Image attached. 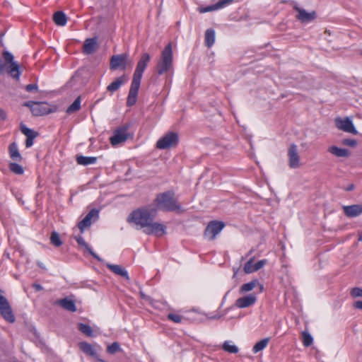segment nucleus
Instances as JSON below:
<instances>
[{
  "label": "nucleus",
  "instance_id": "nucleus-56",
  "mask_svg": "<svg viewBox=\"0 0 362 362\" xmlns=\"http://www.w3.org/2000/svg\"><path fill=\"white\" fill-rule=\"evenodd\" d=\"M359 241L362 242V233L358 235V239Z\"/></svg>",
  "mask_w": 362,
  "mask_h": 362
},
{
  "label": "nucleus",
  "instance_id": "nucleus-16",
  "mask_svg": "<svg viewBox=\"0 0 362 362\" xmlns=\"http://www.w3.org/2000/svg\"><path fill=\"white\" fill-rule=\"evenodd\" d=\"M165 228L163 224L155 223L152 221L147 228L144 230V232L148 235L156 234L158 236H161L165 233Z\"/></svg>",
  "mask_w": 362,
  "mask_h": 362
},
{
  "label": "nucleus",
  "instance_id": "nucleus-2",
  "mask_svg": "<svg viewBox=\"0 0 362 362\" xmlns=\"http://www.w3.org/2000/svg\"><path fill=\"white\" fill-rule=\"evenodd\" d=\"M173 68V54L172 44L169 42L161 52L156 64V71L158 75H163L170 71Z\"/></svg>",
  "mask_w": 362,
  "mask_h": 362
},
{
  "label": "nucleus",
  "instance_id": "nucleus-32",
  "mask_svg": "<svg viewBox=\"0 0 362 362\" xmlns=\"http://www.w3.org/2000/svg\"><path fill=\"white\" fill-rule=\"evenodd\" d=\"M257 284H258L257 279H255L248 283L244 284L240 286V288L239 289V292H240V293L249 292V291H252V289H254L257 286Z\"/></svg>",
  "mask_w": 362,
  "mask_h": 362
},
{
  "label": "nucleus",
  "instance_id": "nucleus-37",
  "mask_svg": "<svg viewBox=\"0 0 362 362\" xmlns=\"http://www.w3.org/2000/svg\"><path fill=\"white\" fill-rule=\"evenodd\" d=\"M50 243L55 247H59L62 245V241L61 240L59 235L57 232L53 231L51 233Z\"/></svg>",
  "mask_w": 362,
  "mask_h": 362
},
{
  "label": "nucleus",
  "instance_id": "nucleus-43",
  "mask_svg": "<svg viewBox=\"0 0 362 362\" xmlns=\"http://www.w3.org/2000/svg\"><path fill=\"white\" fill-rule=\"evenodd\" d=\"M350 294L352 298L362 297V288L354 287L351 288Z\"/></svg>",
  "mask_w": 362,
  "mask_h": 362
},
{
  "label": "nucleus",
  "instance_id": "nucleus-60",
  "mask_svg": "<svg viewBox=\"0 0 362 362\" xmlns=\"http://www.w3.org/2000/svg\"><path fill=\"white\" fill-rule=\"evenodd\" d=\"M361 54L362 55V52H361Z\"/></svg>",
  "mask_w": 362,
  "mask_h": 362
},
{
  "label": "nucleus",
  "instance_id": "nucleus-44",
  "mask_svg": "<svg viewBox=\"0 0 362 362\" xmlns=\"http://www.w3.org/2000/svg\"><path fill=\"white\" fill-rule=\"evenodd\" d=\"M182 318H183L182 316L177 315V314L169 313L168 315V319H169L170 320H171L174 322H176V323L181 322Z\"/></svg>",
  "mask_w": 362,
  "mask_h": 362
},
{
  "label": "nucleus",
  "instance_id": "nucleus-7",
  "mask_svg": "<svg viewBox=\"0 0 362 362\" xmlns=\"http://www.w3.org/2000/svg\"><path fill=\"white\" fill-rule=\"evenodd\" d=\"M225 227V223L223 221H210L204 231V235L210 240L216 238V236L223 230Z\"/></svg>",
  "mask_w": 362,
  "mask_h": 362
},
{
  "label": "nucleus",
  "instance_id": "nucleus-9",
  "mask_svg": "<svg viewBox=\"0 0 362 362\" xmlns=\"http://www.w3.org/2000/svg\"><path fill=\"white\" fill-rule=\"evenodd\" d=\"M1 291L0 290V292ZM0 314L6 321L10 323L15 322V316L12 309L7 299L3 296H0Z\"/></svg>",
  "mask_w": 362,
  "mask_h": 362
},
{
  "label": "nucleus",
  "instance_id": "nucleus-19",
  "mask_svg": "<svg viewBox=\"0 0 362 362\" xmlns=\"http://www.w3.org/2000/svg\"><path fill=\"white\" fill-rule=\"evenodd\" d=\"M344 215L349 218L357 217L362 214V204L342 206Z\"/></svg>",
  "mask_w": 362,
  "mask_h": 362
},
{
  "label": "nucleus",
  "instance_id": "nucleus-31",
  "mask_svg": "<svg viewBox=\"0 0 362 362\" xmlns=\"http://www.w3.org/2000/svg\"><path fill=\"white\" fill-rule=\"evenodd\" d=\"M215 42V31L213 29H208L205 32V45L211 47Z\"/></svg>",
  "mask_w": 362,
  "mask_h": 362
},
{
  "label": "nucleus",
  "instance_id": "nucleus-21",
  "mask_svg": "<svg viewBox=\"0 0 362 362\" xmlns=\"http://www.w3.org/2000/svg\"><path fill=\"white\" fill-rule=\"evenodd\" d=\"M327 151L339 158H347L350 155L349 150L339 148L337 146H332L329 147L327 148Z\"/></svg>",
  "mask_w": 362,
  "mask_h": 362
},
{
  "label": "nucleus",
  "instance_id": "nucleus-5",
  "mask_svg": "<svg viewBox=\"0 0 362 362\" xmlns=\"http://www.w3.org/2000/svg\"><path fill=\"white\" fill-rule=\"evenodd\" d=\"M2 55L5 62L9 64L7 68L8 73L12 78L18 80L21 76L20 67L18 63L13 61V54L8 51H4Z\"/></svg>",
  "mask_w": 362,
  "mask_h": 362
},
{
  "label": "nucleus",
  "instance_id": "nucleus-27",
  "mask_svg": "<svg viewBox=\"0 0 362 362\" xmlns=\"http://www.w3.org/2000/svg\"><path fill=\"white\" fill-rule=\"evenodd\" d=\"M75 240H76L79 245L84 247L95 259H98V261H101L100 257L92 250V249L86 243L85 240L82 236H76Z\"/></svg>",
  "mask_w": 362,
  "mask_h": 362
},
{
  "label": "nucleus",
  "instance_id": "nucleus-33",
  "mask_svg": "<svg viewBox=\"0 0 362 362\" xmlns=\"http://www.w3.org/2000/svg\"><path fill=\"white\" fill-rule=\"evenodd\" d=\"M21 132L26 136V138L29 139H35L39 134L37 132H35L34 130L28 128L24 124H21Z\"/></svg>",
  "mask_w": 362,
  "mask_h": 362
},
{
  "label": "nucleus",
  "instance_id": "nucleus-34",
  "mask_svg": "<svg viewBox=\"0 0 362 362\" xmlns=\"http://www.w3.org/2000/svg\"><path fill=\"white\" fill-rule=\"evenodd\" d=\"M81 108V98L78 97L74 103L68 107L66 110V112L69 115H71L74 112L78 111Z\"/></svg>",
  "mask_w": 362,
  "mask_h": 362
},
{
  "label": "nucleus",
  "instance_id": "nucleus-3",
  "mask_svg": "<svg viewBox=\"0 0 362 362\" xmlns=\"http://www.w3.org/2000/svg\"><path fill=\"white\" fill-rule=\"evenodd\" d=\"M153 216L148 209H140L132 211L127 218V222L134 223L141 228H147L150 222L153 221Z\"/></svg>",
  "mask_w": 362,
  "mask_h": 362
},
{
  "label": "nucleus",
  "instance_id": "nucleus-23",
  "mask_svg": "<svg viewBox=\"0 0 362 362\" xmlns=\"http://www.w3.org/2000/svg\"><path fill=\"white\" fill-rule=\"evenodd\" d=\"M127 78L125 75H122L112 82L107 87V90L111 93L117 90L126 81Z\"/></svg>",
  "mask_w": 362,
  "mask_h": 362
},
{
  "label": "nucleus",
  "instance_id": "nucleus-51",
  "mask_svg": "<svg viewBox=\"0 0 362 362\" xmlns=\"http://www.w3.org/2000/svg\"><path fill=\"white\" fill-rule=\"evenodd\" d=\"M354 308H356L357 309L362 310V301L361 300L356 301L354 304Z\"/></svg>",
  "mask_w": 362,
  "mask_h": 362
},
{
  "label": "nucleus",
  "instance_id": "nucleus-48",
  "mask_svg": "<svg viewBox=\"0 0 362 362\" xmlns=\"http://www.w3.org/2000/svg\"><path fill=\"white\" fill-rule=\"evenodd\" d=\"M36 103L37 102H34V101H28V102L24 103L23 106L30 107V111L33 112V107H34V105H35Z\"/></svg>",
  "mask_w": 362,
  "mask_h": 362
},
{
  "label": "nucleus",
  "instance_id": "nucleus-54",
  "mask_svg": "<svg viewBox=\"0 0 362 362\" xmlns=\"http://www.w3.org/2000/svg\"><path fill=\"white\" fill-rule=\"evenodd\" d=\"M222 315H214V316H209L208 317L209 319H211V320H215V319H219L221 317Z\"/></svg>",
  "mask_w": 362,
  "mask_h": 362
},
{
  "label": "nucleus",
  "instance_id": "nucleus-10",
  "mask_svg": "<svg viewBox=\"0 0 362 362\" xmlns=\"http://www.w3.org/2000/svg\"><path fill=\"white\" fill-rule=\"evenodd\" d=\"M129 127L127 125L122 126L117 129L114 132V134L110 137V143L112 146H117L124 143L129 136L127 132Z\"/></svg>",
  "mask_w": 362,
  "mask_h": 362
},
{
  "label": "nucleus",
  "instance_id": "nucleus-47",
  "mask_svg": "<svg viewBox=\"0 0 362 362\" xmlns=\"http://www.w3.org/2000/svg\"><path fill=\"white\" fill-rule=\"evenodd\" d=\"M37 86L36 84H34V83H32V84H28L25 86V90L28 91V92H32L35 90H37Z\"/></svg>",
  "mask_w": 362,
  "mask_h": 362
},
{
  "label": "nucleus",
  "instance_id": "nucleus-28",
  "mask_svg": "<svg viewBox=\"0 0 362 362\" xmlns=\"http://www.w3.org/2000/svg\"><path fill=\"white\" fill-rule=\"evenodd\" d=\"M53 21L57 25L64 26L66 23L67 18L64 12L57 11L53 15Z\"/></svg>",
  "mask_w": 362,
  "mask_h": 362
},
{
  "label": "nucleus",
  "instance_id": "nucleus-39",
  "mask_svg": "<svg viewBox=\"0 0 362 362\" xmlns=\"http://www.w3.org/2000/svg\"><path fill=\"white\" fill-rule=\"evenodd\" d=\"M9 169L11 172L16 175H22L24 172L23 168L16 163H11L9 164Z\"/></svg>",
  "mask_w": 362,
  "mask_h": 362
},
{
  "label": "nucleus",
  "instance_id": "nucleus-59",
  "mask_svg": "<svg viewBox=\"0 0 362 362\" xmlns=\"http://www.w3.org/2000/svg\"><path fill=\"white\" fill-rule=\"evenodd\" d=\"M39 267H42V264H38Z\"/></svg>",
  "mask_w": 362,
  "mask_h": 362
},
{
  "label": "nucleus",
  "instance_id": "nucleus-22",
  "mask_svg": "<svg viewBox=\"0 0 362 362\" xmlns=\"http://www.w3.org/2000/svg\"><path fill=\"white\" fill-rule=\"evenodd\" d=\"M56 304L68 311L75 312L76 310L74 301L67 298L57 300Z\"/></svg>",
  "mask_w": 362,
  "mask_h": 362
},
{
  "label": "nucleus",
  "instance_id": "nucleus-1",
  "mask_svg": "<svg viewBox=\"0 0 362 362\" xmlns=\"http://www.w3.org/2000/svg\"><path fill=\"white\" fill-rule=\"evenodd\" d=\"M158 209L163 211H183L177 198L173 191L168 190L158 194L154 200Z\"/></svg>",
  "mask_w": 362,
  "mask_h": 362
},
{
  "label": "nucleus",
  "instance_id": "nucleus-40",
  "mask_svg": "<svg viewBox=\"0 0 362 362\" xmlns=\"http://www.w3.org/2000/svg\"><path fill=\"white\" fill-rule=\"evenodd\" d=\"M254 258H251L248 260L243 267V270L246 274H251L255 272V264H253Z\"/></svg>",
  "mask_w": 362,
  "mask_h": 362
},
{
  "label": "nucleus",
  "instance_id": "nucleus-53",
  "mask_svg": "<svg viewBox=\"0 0 362 362\" xmlns=\"http://www.w3.org/2000/svg\"><path fill=\"white\" fill-rule=\"evenodd\" d=\"M6 64L3 62V60L0 58V74L3 73L5 69Z\"/></svg>",
  "mask_w": 362,
  "mask_h": 362
},
{
  "label": "nucleus",
  "instance_id": "nucleus-36",
  "mask_svg": "<svg viewBox=\"0 0 362 362\" xmlns=\"http://www.w3.org/2000/svg\"><path fill=\"white\" fill-rule=\"evenodd\" d=\"M78 329L81 332H82L87 337H93V329L90 327V326H89L88 325H86L83 323H79L78 325Z\"/></svg>",
  "mask_w": 362,
  "mask_h": 362
},
{
  "label": "nucleus",
  "instance_id": "nucleus-57",
  "mask_svg": "<svg viewBox=\"0 0 362 362\" xmlns=\"http://www.w3.org/2000/svg\"><path fill=\"white\" fill-rule=\"evenodd\" d=\"M39 267H42V264H38Z\"/></svg>",
  "mask_w": 362,
  "mask_h": 362
},
{
  "label": "nucleus",
  "instance_id": "nucleus-45",
  "mask_svg": "<svg viewBox=\"0 0 362 362\" xmlns=\"http://www.w3.org/2000/svg\"><path fill=\"white\" fill-rule=\"evenodd\" d=\"M342 144L345 146L355 147L357 145V141L353 139H345L342 140Z\"/></svg>",
  "mask_w": 362,
  "mask_h": 362
},
{
  "label": "nucleus",
  "instance_id": "nucleus-58",
  "mask_svg": "<svg viewBox=\"0 0 362 362\" xmlns=\"http://www.w3.org/2000/svg\"><path fill=\"white\" fill-rule=\"evenodd\" d=\"M39 267H42V264H38Z\"/></svg>",
  "mask_w": 362,
  "mask_h": 362
},
{
  "label": "nucleus",
  "instance_id": "nucleus-4",
  "mask_svg": "<svg viewBox=\"0 0 362 362\" xmlns=\"http://www.w3.org/2000/svg\"><path fill=\"white\" fill-rule=\"evenodd\" d=\"M179 136L175 132H168L159 139L156 143V148L158 149H168L177 145Z\"/></svg>",
  "mask_w": 362,
  "mask_h": 362
},
{
  "label": "nucleus",
  "instance_id": "nucleus-15",
  "mask_svg": "<svg viewBox=\"0 0 362 362\" xmlns=\"http://www.w3.org/2000/svg\"><path fill=\"white\" fill-rule=\"evenodd\" d=\"M293 8L298 12L296 18L302 23L311 22L316 18L315 11L308 13L305 9L299 8L297 6H294Z\"/></svg>",
  "mask_w": 362,
  "mask_h": 362
},
{
  "label": "nucleus",
  "instance_id": "nucleus-46",
  "mask_svg": "<svg viewBox=\"0 0 362 362\" xmlns=\"http://www.w3.org/2000/svg\"><path fill=\"white\" fill-rule=\"evenodd\" d=\"M267 262V259H262L258 261L256 264H255V272L258 271L261 268H262Z\"/></svg>",
  "mask_w": 362,
  "mask_h": 362
},
{
  "label": "nucleus",
  "instance_id": "nucleus-26",
  "mask_svg": "<svg viewBox=\"0 0 362 362\" xmlns=\"http://www.w3.org/2000/svg\"><path fill=\"white\" fill-rule=\"evenodd\" d=\"M79 349L86 355L94 356L95 357L97 356L96 351L94 349L93 346L86 341H82L78 344Z\"/></svg>",
  "mask_w": 362,
  "mask_h": 362
},
{
  "label": "nucleus",
  "instance_id": "nucleus-6",
  "mask_svg": "<svg viewBox=\"0 0 362 362\" xmlns=\"http://www.w3.org/2000/svg\"><path fill=\"white\" fill-rule=\"evenodd\" d=\"M151 60V57L148 53H144L141 54L140 59L139 60L136 69L134 71L132 81L141 83L142 75Z\"/></svg>",
  "mask_w": 362,
  "mask_h": 362
},
{
  "label": "nucleus",
  "instance_id": "nucleus-42",
  "mask_svg": "<svg viewBox=\"0 0 362 362\" xmlns=\"http://www.w3.org/2000/svg\"><path fill=\"white\" fill-rule=\"evenodd\" d=\"M120 350V346L118 342H113L111 345L107 346V351L110 354H114Z\"/></svg>",
  "mask_w": 362,
  "mask_h": 362
},
{
  "label": "nucleus",
  "instance_id": "nucleus-17",
  "mask_svg": "<svg viewBox=\"0 0 362 362\" xmlns=\"http://www.w3.org/2000/svg\"><path fill=\"white\" fill-rule=\"evenodd\" d=\"M140 83L132 81L127 100V105L131 107L136 103Z\"/></svg>",
  "mask_w": 362,
  "mask_h": 362
},
{
  "label": "nucleus",
  "instance_id": "nucleus-25",
  "mask_svg": "<svg viewBox=\"0 0 362 362\" xmlns=\"http://www.w3.org/2000/svg\"><path fill=\"white\" fill-rule=\"evenodd\" d=\"M233 2V0H219L216 4L200 9V13H206L214 11Z\"/></svg>",
  "mask_w": 362,
  "mask_h": 362
},
{
  "label": "nucleus",
  "instance_id": "nucleus-55",
  "mask_svg": "<svg viewBox=\"0 0 362 362\" xmlns=\"http://www.w3.org/2000/svg\"><path fill=\"white\" fill-rule=\"evenodd\" d=\"M354 189V185L353 184H351L348 186V187L346 189V191H351Z\"/></svg>",
  "mask_w": 362,
  "mask_h": 362
},
{
  "label": "nucleus",
  "instance_id": "nucleus-50",
  "mask_svg": "<svg viewBox=\"0 0 362 362\" xmlns=\"http://www.w3.org/2000/svg\"><path fill=\"white\" fill-rule=\"evenodd\" d=\"M6 119V112L3 109L0 108V119L5 120Z\"/></svg>",
  "mask_w": 362,
  "mask_h": 362
},
{
  "label": "nucleus",
  "instance_id": "nucleus-41",
  "mask_svg": "<svg viewBox=\"0 0 362 362\" xmlns=\"http://www.w3.org/2000/svg\"><path fill=\"white\" fill-rule=\"evenodd\" d=\"M303 337V344L305 346H310L313 341V339L312 336L307 332H303L302 333Z\"/></svg>",
  "mask_w": 362,
  "mask_h": 362
},
{
  "label": "nucleus",
  "instance_id": "nucleus-29",
  "mask_svg": "<svg viewBox=\"0 0 362 362\" xmlns=\"http://www.w3.org/2000/svg\"><path fill=\"white\" fill-rule=\"evenodd\" d=\"M9 154L10 157L15 160L21 161L22 160V156L19 153L17 144L16 143H12L9 145Z\"/></svg>",
  "mask_w": 362,
  "mask_h": 362
},
{
  "label": "nucleus",
  "instance_id": "nucleus-11",
  "mask_svg": "<svg viewBox=\"0 0 362 362\" xmlns=\"http://www.w3.org/2000/svg\"><path fill=\"white\" fill-rule=\"evenodd\" d=\"M335 125L339 130L356 135L358 131L356 129L352 121L349 117H337L334 119Z\"/></svg>",
  "mask_w": 362,
  "mask_h": 362
},
{
  "label": "nucleus",
  "instance_id": "nucleus-24",
  "mask_svg": "<svg viewBox=\"0 0 362 362\" xmlns=\"http://www.w3.org/2000/svg\"><path fill=\"white\" fill-rule=\"evenodd\" d=\"M97 47L96 38H88L86 40L83 45V52L87 54L93 53Z\"/></svg>",
  "mask_w": 362,
  "mask_h": 362
},
{
  "label": "nucleus",
  "instance_id": "nucleus-13",
  "mask_svg": "<svg viewBox=\"0 0 362 362\" xmlns=\"http://www.w3.org/2000/svg\"><path fill=\"white\" fill-rule=\"evenodd\" d=\"M98 210L95 209H91L88 214L78 223V227L81 233H83L86 228H88L92 224V219L95 221L98 218Z\"/></svg>",
  "mask_w": 362,
  "mask_h": 362
},
{
  "label": "nucleus",
  "instance_id": "nucleus-12",
  "mask_svg": "<svg viewBox=\"0 0 362 362\" xmlns=\"http://www.w3.org/2000/svg\"><path fill=\"white\" fill-rule=\"evenodd\" d=\"M128 64V54H121L113 55L110 58V69L111 70H116L121 69L125 70Z\"/></svg>",
  "mask_w": 362,
  "mask_h": 362
},
{
  "label": "nucleus",
  "instance_id": "nucleus-14",
  "mask_svg": "<svg viewBox=\"0 0 362 362\" xmlns=\"http://www.w3.org/2000/svg\"><path fill=\"white\" fill-rule=\"evenodd\" d=\"M288 165L291 168H298L300 166V156L298 146L293 144L288 150Z\"/></svg>",
  "mask_w": 362,
  "mask_h": 362
},
{
  "label": "nucleus",
  "instance_id": "nucleus-8",
  "mask_svg": "<svg viewBox=\"0 0 362 362\" xmlns=\"http://www.w3.org/2000/svg\"><path fill=\"white\" fill-rule=\"evenodd\" d=\"M57 111V107L51 105L47 103L37 102L33 107L32 114L33 116L40 117L46 115Z\"/></svg>",
  "mask_w": 362,
  "mask_h": 362
},
{
  "label": "nucleus",
  "instance_id": "nucleus-38",
  "mask_svg": "<svg viewBox=\"0 0 362 362\" xmlns=\"http://www.w3.org/2000/svg\"><path fill=\"white\" fill-rule=\"evenodd\" d=\"M222 348L225 351L230 354H236L238 352V348L235 345L230 344V342L228 341L223 343Z\"/></svg>",
  "mask_w": 362,
  "mask_h": 362
},
{
  "label": "nucleus",
  "instance_id": "nucleus-35",
  "mask_svg": "<svg viewBox=\"0 0 362 362\" xmlns=\"http://www.w3.org/2000/svg\"><path fill=\"white\" fill-rule=\"evenodd\" d=\"M269 341V338H264L260 341H259L258 342H257L253 348H252V351L256 354L262 350H263L268 344Z\"/></svg>",
  "mask_w": 362,
  "mask_h": 362
},
{
  "label": "nucleus",
  "instance_id": "nucleus-52",
  "mask_svg": "<svg viewBox=\"0 0 362 362\" xmlns=\"http://www.w3.org/2000/svg\"><path fill=\"white\" fill-rule=\"evenodd\" d=\"M33 287L35 289L36 291H40L43 289V287L38 284H34L33 285Z\"/></svg>",
  "mask_w": 362,
  "mask_h": 362
},
{
  "label": "nucleus",
  "instance_id": "nucleus-49",
  "mask_svg": "<svg viewBox=\"0 0 362 362\" xmlns=\"http://www.w3.org/2000/svg\"><path fill=\"white\" fill-rule=\"evenodd\" d=\"M35 139H29V138H26V141H25V146L27 148H30L33 145V140Z\"/></svg>",
  "mask_w": 362,
  "mask_h": 362
},
{
  "label": "nucleus",
  "instance_id": "nucleus-18",
  "mask_svg": "<svg viewBox=\"0 0 362 362\" xmlns=\"http://www.w3.org/2000/svg\"><path fill=\"white\" fill-rule=\"evenodd\" d=\"M257 301V296L255 294H250L235 300V305L238 308H248L254 305Z\"/></svg>",
  "mask_w": 362,
  "mask_h": 362
},
{
  "label": "nucleus",
  "instance_id": "nucleus-30",
  "mask_svg": "<svg viewBox=\"0 0 362 362\" xmlns=\"http://www.w3.org/2000/svg\"><path fill=\"white\" fill-rule=\"evenodd\" d=\"M96 157H86L83 156H76L77 163L81 165H88L90 164H93L96 162Z\"/></svg>",
  "mask_w": 362,
  "mask_h": 362
},
{
  "label": "nucleus",
  "instance_id": "nucleus-20",
  "mask_svg": "<svg viewBox=\"0 0 362 362\" xmlns=\"http://www.w3.org/2000/svg\"><path fill=\"white\" fill-rule=\"evenodd\" d=\"M106 267L111 272L115 273V274L119 275L122 277H124L127 280L129 279L127 272L122 266L118 265V264H111L107 263V264H106Z\"/></svg>",
  "mask_w": 362,
  "mask_h": 362
}]
</instances>
